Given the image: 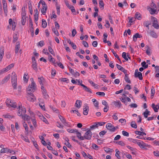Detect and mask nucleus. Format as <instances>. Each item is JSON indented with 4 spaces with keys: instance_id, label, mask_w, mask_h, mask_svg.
<instances>
[{
    "instance_id": "1",
    "label": "nucleus",
    "mask_w": 159,
    "mask_h": 159,
    "mask_svg": "<svg viewBox=\"0 0 159 159\" xmlns=\"http://www.w3.org/2000/svg\"><path fill=\"white\" fill-rule=\"evenodd\" d=\"M11 83L14 89H16L17 86V78L16 74L14 72L12 73Z\"/></svg>"
},
{
    "instance_id": "2",
    "label": "nucleus",
    "mask_w": 159,
    "mask_h": 159,
    "mask_svg": "<svg viewBox=\"0 0 159 159\" xmlns=\"http://www.w3.org/2000/svg\"><path fill=\"white\" fill-rule=\"evenodd\" d=\"M27 100L30 101L34 102L35 101L36 99L33 94L32 93L34 91H28V89H27Z\"/></svg>"
},
{
    "instance_id": "3",
    "label": "nucleus",
    "mask_w": 159,
    "mask_h": 159,
    "mask_svg": "<svg viewBox=\"0 0 159 159\" xmlns=\"http://www.w3.org/2000/svg\"><path fill=\"white\" fill-rule=\"evenodd\" d=\"M5 103L6 105L8 107H11L15 108L17 107L16 103L10 99H7Z\"/></svg>"
},
{
    "instance_id": "4",
    "label": "nucleus",
    "mask_w": 159,
    "mask_h": 159,
    "mask_svg": "<svg viewBox=\"0 0 159 159\" xmlns=\"http://www.w3.org/2000/svg\"><path fill=\"white\" fill-rule=\"evenodd\" d=\"M30 80L31 81V84L29 85L27 89H28V91H34L36 88V84L33 78H31Z\"/></svg>"
},
{
    "instance_id": "5",
    "label": "nucleus",
    "mask_w": 159,
    "mask_h": 159,
    "mask_svg": "<svg viewBox=\"0 0 159 159\" xmlns=\"http://www.w3.org/2000/svg\"><path fill=\"white\" fill-rule=\"evenodd\" d=\"M19 110L18 111L17 114V115L20 116L22 117L25 114L26 112V110L25 108L22 107V106L20 105L19 106Z\"/></svg>"
},
{
    "instance_id": "6",
    "label": "nucleus",
    "mask_w": 159,
    "mask_h": 159,
    "mask_svg": "<svg viewBox=\"0 0 159 159\" xmlns=\"http://www.w3.org/2000/svg\"><path fill=\"white\" fill-rule=\"evenodd\" d=\"M92 135V133L90 129L88 130L84 134V140L85 139L87 140L91 139Z\"/></svg>"
},
{
    "instance_id": "7",
    "label": "nucleus",
    "mask_w": 159,
    "mask_h": 159,
    "mask_svg": "<svg viewBox=\"0 0 159 159\" xmlns=\"http://www.w3.org/2000/svg\"><path fill=\"white\" fill-rule=\"evenodd\" d=\"M106 128L111 132H114L115 131V128H114V126L111 123H107L106 125Z\"/></svg>"
},
{
    "instance_id": "8",
    "label": "nucleus",
    "mask_w": 159,
    "mask_h": 159,
    "mask_svg": "<svg viewBox=\"0 0 159 159\" xmlns=\"http://www.w3.org/2000/svg\"><path fill=\"white\" fill-rule=\"evenodd\" d=\"M134 76L135 77L138 78L140 80H142L143 79L142 73L141 72H139L138 69L135 70Z\"/></svg>"
},
{
    "instance_id": "9",
    "label": "nucleus",
    "mask_w": 159,
    "mask_h": 159,
    "mask_svg": "<svg viewBox=\"0 0 159 159\" xmlns=\"http://www.w3.org/2000/svg\"><path fill=\"white\" fill-rule=\"evenodd\" d=\"M153 21L152 23V26L156 29H158L159 28V25L158 24L157 20L155 17L152 16Z\"/></svg>"
},
{
    "instance_id": "10",
    "label": "nucleus",
    "mask_w": 159,
    "mask_h": 159,
    "mask_svg": "<svg viewBox=\"0 0 159 159\" xmlns=\"http://www.w3.org/2000/svg\"><path fill=\"white\" fill-rule=\"evenodd\" d=\"M34 11L35 12V13L34 15V21L36 22L39 19V12L38 9H37L34 10Z\"/></svg>"
},
{
    "instance_id": "11",
    "label": "nucleus",
    "mask_w": 159,
    "mask_h": 159,
    "mask_svg": "<svg viewBox=\"0 0 159 159\" xmlns=\"http://www.w3.org/2000/svg\"><path fill=\"white\" fill-rule=\"evenodd\" d=\"M137 144L142 148H144L145 147L147 146L146 144L142 141L139 142V141L138 143H137Z\"/></svg>"
},
{
    "instance_id": "12",
    "label": "nucleus",
    "mask_w": 159,
    "mask_h": 159,
    "mask_svg": "<svg viewBox=\"0 0 159 159\" xmlns=\"http://www.w3.org/2000/svg\"><path fill=\"white\" fill-rule=\"evenodd\" d=\"M10 75H8L7 76H6L4 78V79L2 81L1 84H3L7 82L10 79Z\"/></svg>"
},
{
    "instance_id": "13",
    "label": "nucleus",
    "mask_w": 159,
    "mask_h": 159,
    "mask_svg": "<svg viewBox=\"0 0 159 159\" xmlns=\"http://www.w3.org/2000/svg\"><path fill=\"white\" fill-rule=\"evenodd\" d=\"M142 36L141 35L139 34V33H137L135 34L133 36V39L134 42H136L137 41V38H142Z\"/></svg>"
},
{
    "instance_id": "14",
    "label": "nucleus",
    "mask_w": 159,
    "mask_h": 159,
    "mask_svg": "<svg viewBox=\"0 0 159 159\" xmlns=\"http://www.w3.org/2000/svg\"><path fill=\"white\" fill-rule=\"evenodd\" d=\"M89 111V107L87 105H85V107L83 108V114L84 115H87L88 114Z\"/></svg>"
},
{
    "instance_id": "15",
    "label": "nucleus",
    "mask_w": 159,
    "mask_h": 159,
    "mask_svg": "<svg viewBox=\"0 0 159 159\" xmlns=\"http://www.w3.org/2000/svg\"><path fill=\"white\" fill-rule=\"evenodd\" d=\"M112 103L116 107H118V108H120V107L121 103L120 101H114Z\"/></svg>"
},
{
    "instance_id": "16",
    "label": "nucleus",
    "mask_w": 159,
    "mask_h": 159,
    "mask_svg": "<svg viewBox=\"0 0 159 159\" xmlns=\"http://www.w3.org/2000/svg\"><path fill=\"white\" fill-rule=\"evenodd\" d=\"M76 134L77 135V137L79 139H80L81 140H84V136H82L80 132H79L78 130L77 131V132H76Z\"/></svg>"
},
{
    "instance_id": "17",
    "label": "nucleus",
    "mask_w": 159,
    "mask_h": 159,
    "mask_svg": "<svg viewBox=\"0 0 159 159\" xmlns=\"http://www.w3.org/2000/svg\"><path fill=\"white\" fill-rule=\"evenodd\" d=\"M148 33H149L148 31H147ZM150 35L153 38H156L157 37V34L153 31H150L149 33Z\"/></svg>"
},
{
    "instance_id": "18",
    "label": "nucleus",
    "mask_w": 159,
    "mask_h": 159,
    "mask_svg": "<svg viewBox=\"0 0 159 159\" xmlns=\"http://www.w3.org/2000/svg\"><path fill=\"white\" fill-rule=\"evenodd\" d=\"M81 104L82 102L81 101L77 100L75 103V106H76L77 108H79L80 107Z\"/></svg>"
},
{
    "instance_id": "19",
    "label": "nucleus",
    "mask_w": 159,
    "mask_h": 159,
    "mask_svg": "<svg viewBox=\"0 0 159 159\" xmlns=\"http://www.w3.org/2000/svg\"><path fill=\"white\" fill-rule=\"evenodd\" d=\"M22 118L24 120L27 121L31 119V117L29 116H27L26 114H25L24 116H22Z\"/></svg>"
},
{
    "instance_id": "20",
    "label": "nucleus",
    "mask_w": 159,
    "mask_h": 159,
    "mask_svg": "<svg viewBox=\"0 0 159 159\" xmlns=\"http://www.w3.org/2000/svg\"><path fill=\"white\" fill-rule=\"evenodd\" d=\"M4 55V49L3 48L0 49V61H1Z\"/></svg>"
},
{
    "instance_id": "21",
    "label": "nucleus",
    "mask_w": 159,
    "mask_h": 159,
    "mask_svg": "<svg viewBox=\"0 0 159 159\" xmlns=\"http://www.w3.org/2000/svg\"><path fill=\"white\" fill-rule=\"evenodd\" d=\"M82 87L83 88L84 90L86 92L92 93V92L91 91V89L89 88H88L86 86L84 85L83 86L82 85Z\"/></svg>"
},
{
    "instance_id": "22",
    "label": "nucleus",
    "mask_w": 159,
    "mask_h": 159,
    "mask_svg": "<svg viewBox=\"0 0 159 159\" xmlns=\"http://www.w3.org/2000/svg\"><path fill=\"white\" fill-rule=\"evenodd\" d=\"M15 46V53H17L20 48V43L19 42H17Z\"/></svg>"
},
{
    "instance_id": "23",
    "label": "nucleus",
    "mask_w": 159,
    "mask_h": 159,
    "mask_svg": "<svg viewBox=\"0 0 159 159\" xmlns=\"http://www.w3.org/2000/svg\"><path fill=\"white\" fill-rule=\"evenodd\" d=\"M135 18L137 19L140 20L142 19V16L139 12H136L135 14Z\"/></svg>"
},
{
    "instance_id": "24",
    "label": "nucleus",
    "mask_w": 159,
    "mask_h": 159,
    "mask_svg": "<svg viewBox=\"0 0 159 159\" xmlns=\"http://www.w3.org/2000/svg\"><path fill=\"white\" fill-rule=\"evenodd\" d=\"M151 23L148 20L145 21L143 23V25L146 27L148 30L149 29V25Z\"/></svg>"
},
{
    "instance_id": "25",
    "label": "nucleus",
    "mask_w": 159,
    "mask_h": 159,
    "mask_svg": "<svg viewBox=\"0 0 159 159\" xmlns=\"http://www.w3.org/2000/svg\"><path fill=\"white\" fill-rule=\"evenodd\" d=\"M150 112L147 109L145 110V111L143 113V115L145 118H148V117L149 114Z\"/></svg>"
},
{
    "instance_id": "26",
    "label": "nucleus",
    "mask_w": 159,
    "mask_h": 159,
    "mask_svg": "<svg viewBox=\"0 0 159 159\" xmlns=\"http://www.w3.org/2000/svg\"><path fill=\"white\" fill-rule=\"evenodd\" d=\"M25 7H23L21 9V17H26Z\"/></svg>"
},
{
    "instance_id": "27",
    "label": "nucleus",
    "mask_w": 159,
    "mask_h": 159,
    "mask_svg": "<svg viewBox=\"0 0 159 159\" xmlns=\"http://www.w3.org/2000/svg\"><path fill=\"white\" fill-rule=\"evenodd\" d=\"M111 52H112L113 53V54L114 55V56H115V57L117 58L118 60L120 62L121 64V61L120 59V58L119 56L117 55V54L116 52H115L114 50L113 49L111 50Z\"/></svg>"
},
{
    "instance_id": "28",
    "label": "nucleus",
    "mask_w": 159,
    "mask_h": 159,
    "mask_svg": "<svg viewBox=\"0 0 159 159\" xmlns=\"http://www.w3.org/2000/svg\"><path fill=\"white\" fill-rule=\"evenodd\" d=\"M32 66L34 70H37V64L36 62H33Z\"/></svg>"
},
{
    "instance_id": "29",
    "label": "nucleus",
    "mask_w": 159,
    "mask_h": 159,
    "mask_svg": "<svg viewBox=\"0 0 159 159\" xmlns=\"http://www.w3.org/2000/svg\"><path fill=\"white\" fill-rule=\"evenodd\" d=\"M47 9V6H43L42 9L41 10V12L43 15H45L46 13V11Z\"/></svg>"
},
{
    "instance_id": "30",
    "label": "nucleus",
    "mask_w": 159,
    "mask_h": 159,
    "mask_svg": "<svg viewBox=\"0 0 159 159\" xmlns=\"http://www.w3.org/2000/svg\"><path fill=\"white\" fill-rule=\"evenodd\" d=\"M42 27L44 28H45L47 25V24L46 21L44 19H42Z\"/></svg>"
},
{
    "instance_id": "31",
    "label": "nucleus",
    "mask_w": 159,
    "mask_h": 159,
    "mask_svg": "<svg viewBox=\"0 0 159 159\" xmlns=\"http://www.w3.org/2000/svg\"><path fill=\"white\" fill-rule=\"evenodd\" d=\"M125 80L126 82H127L129 83H130L131 81L129 79L128 76V74H125Z\"/></svg>"
},
{
    "instance_id": "32",
    "label": "nucleus",
    "mask_w": 159,
    "mask_h": 159,
    "mask_svg": "<svg viewBox=\"0 0 159 159\" xmlns=\"http://www.w3.org/2000/svg\"><path fill=\"white\" fill-rule=\"evenodd\" d=\"M104 4L102 0H100L99 2V6L102 9H104Z\"/></svg>"
},
{
    "instance_id": "33",
    "label": "nucleus",
    "mask_w": 159,
    "mask_h": 159,
    "mask_svg": "<svg viewBox=\"0 0 159 159\" xmlns=\"http://www.w3.org/2000/svg\"><path fill=\"white\" fill-rule=\"evenodd\" d=\"M67 131L70 133H76V132H77V130L76 129H68L67 130Z\"/></svg>"
},
{
    "instance_id": "34",
    "label": "nucleus",
    "mask_w": 159,
    "mask_h": 159,
    "mask_svg": "<svg viewBox=\"0 0 159 159\" xmlns=\"http://www.w3.org/2000/svg\"><path fill=\"white\" fill-rule=\"evenodd\" d=\"M59 117L61 121L63 123H66V120L61 115H59Z\"/></svg>"
},
{
    "instance_id": "35",
    "label": "nucleus",
    "mask_w": 159,
    "mask_h": 159,
    "mask_svg": "<svg viewBox=\"0 0 159 159\" xmlns=\"http://www.w3.org/2000/svg\"><path fill=\"white\" fill-rule=\"evenodd\" d=\"M152 108L154 110V111L155 112H157L158 111V109L156 106V105H155V104L154 103H153L152 104Z\"/></svg>"
},
{
    "instance_id": "36",
    "label": "nucleus",
    "mask_w": 159,
    "mask_h": 159,
    "mask_svg": "<svg viewBox=\"0 0 159 159\" xmlns=\"http://www.w3.org/2000/svg\"><path fill=\"white\" fill-rule=\"evenodd\" d=\"M105 123L106 122H98L95 123L98 128L99 126H102L104 125Z\"/></svg>"
},
{
    "instance_id": "37",
    "label": "nucleus",
    "mask_w": 159,
    "mask_h": 159,
    "mask_svg": "<svg viewBox=\"0 0 159 159\" xmlns=\"http://www.w3.org/2000/svg\"><path fill=\"white\" fill-rule=\"evenodd\" d=\"M26 17L27 18V17H21L22 24L23 25H24L25 24Z\"/></svg>"
},
{
    "instance_id": "38",
    "label": "nucleus",
    "mask_w": 159,
    "mask_h": 159,
    "mask_svg": "<svg viewBox=\"0 0 159 159\" xmlns=\"http://www.w3.org/2000/svg\"><path fill=\"white\" fill-rule=\"evenodd\" d=\"M93 102L94 103V105L95 107H98V101L96 100L95 99H93L92 100Z\"/></svg>"
},
{
    "instance_id": "39",
    "label": "nucleus",
    "mask_w": 159,
    "mask_h": 159,
    "mask_svg": "<svg viewBox=\"0 0 159 159\" xmlns=\"http://www.w3.org/2000/svg\"><path fill=\"white\" fill-rule=\"evenodd\" d=\"M155 93V90L154 88L152 87L151 89V97L152 98H153Z\"/></svg>"
},
{
    "instance_id": "40",
    "label": "nucleus",
    "mask_w": 159,
    "mask_h": 159,
    "mask_svg": "<svg viewBox=\"0 0 159 159\" xmlns=\"http://www.w3.org/2000/svg\"><path fill=\"white\" fill-rule=\"evenodd\" d=\"M131 126L133 128H137V124L135 123V122L132 121L131 123Z\"/></svg>"
},
{
    "instance_id": "41",
    "label": "nucleus",
    "mask_w": 159,
    "mask_h": 159,
    "mask_svg": "<svg viewBox=\"0 0 159 159\" xmlns=\"http://www.w3.org/2000/svg\"><path fill=\"white\" fill-rule=\"evenodd\" d=\"M18 36H17V34H16L15 35H14L13 36V42L14 43H15L16 42L18 39Z\"/></svg>"
},
{
    "instance_id": "42",
    "label": "nucleus",
    "mask_w": 159,
    "mask_h": 159,
    "mask_svg": "<svg viewBox=\"0 0 159 159\" xmlns=\"http://www.w3.org/2000/svg\"><path fill=\"white\" fill-rule=\"evenodd\" d=\"M2 116L6 118H12V116L9 115V114H6L3 115Z\"/></svg>"
},
{
    "instance_id": "43",
    "label": "nucleus",
    "mask_w": 159,
    "mask_h": 159,
    "mask_svg": "<svg viewBox=\"0 0 159 159\" xmlns=\"http://www.w3.org/2000/svg\"><path fill=\"white\" fill-rule=\"evenodd\" d=\"M92 147L93 149L95 150H98V146L95 143H93Z\"/></svg>"
},
{
    "instance_id": "44",
    "label": "nucleus",
    "mask_w": 159,
    "mask_h": 159,
    "mask_svg": "<svg viewBox=\"0 0 159 159\" xmlns=\"http://www.w3.org/2000/svg\"><path fill=\"white\" fill-rule=\"evenodd\" d=\"M116 153L115 154V156L117 158H118V159H120V157L119 156V151L117 149H116Z\"/></svg>"
},
{
    "instance_id": "45",
    "label": "nucleus",
    "mask_w": 159,
    "mask_h": 159,
    "mask_svg": "<svg viewBox=\"0 0 159 159\" xmlns=\"http://www.w3.org/2000/svg\"><path fill=\"white\" fill-rule=\"evenodd\" d=\"M141 65L144 69L147 68L148 66V65H146V63L145 61H143L141 63Z\"/></svg>"
},
{
    "instance_id": "46",
    "label": "nucleus",
    "mask_w": 159,
    "mask_h": 159,
    "mask_svg": "<svg viewBox=\"0 0 159 159\" xmlns=\"http://www.w3.org/2000/svg\"><path fill=\"white\" fill-rule=\"evenodd\" d=\"M107 34L106 33H104L103 34L104 39H103V42L105 43H106L107 38Z\"/></svg>"
},
{
    "instance_id": "47",
    "label": "nucleus",
    "mask_w": 159,
    "mask_h": 159,
    "mask_svg": "<svg viewBox=\"0 0 159 159\" xmlns=\"http://www.w3.org/2000/svg\"><path fill=\"white\" fill-rule=\"evenodd\" d=\"M120 100L123 102H124L125 104V105H127V102H126V98L125 97L122 98H120Z\"/></svg>"
},
{
    "instance_id": "48",
    "label": "nucleus",
    "mask_w": 159,
    "mask_h": 159,
    "mask_svg": "<svg viewBox=\"0 0 159 159\" xmlns=\"http://www.w3.org/2000/svg\"><path fill=\"white\" fill-rule=\"evenodd\" d=\"M116 143L120 145L121 146H124L125 145V143L122 141H119L118 142H115Z\"/></svg>"
},
{
    "instance_id": "49",
    "label": "nucleus",
    "mask_w": 159,
    "mask_h": 159,
    "mask_svg": "<svg viewBox=\"0 0 159 159\" xmlns=\"http://www.w3.org/2000/svg\"><path fill=\"white\" fill-rule=\"evenodd\" d=\"M104 150L106 152H111L112 149L108 148H104Z\"/></svg>"
},
{
    "instance_id": "50",
    "label": "nucleus",
    "mask_w": 159,
    "mask_h": 159,
    "mask_svg": "<svg viewBox=\"0 0 159 159\" xmlns=\"http://www.w3.org/2000/svg\"><path fill=\"white\" fill-rule=\"evenodd\" d=\"M126 53L125 52H123V53H122V57L124 59H125V60L126 61H128V59L126 57Z\"/></svg>"
},
{
    "instance_id": "51",
    "label": "nucleus",
    "mask_w": 159,
    "mask_h": 159,
    "mask_svg": "<svg viewBox=\"0 0 159 159\" xmlns=\"http://www.w3.org/2000/svg\"><path fill=\"white\" fill-rule=\"evenodd\" d=\"M23 78L24 81L27 82L28 81L29 77L28 76L27 74H25Z\"/></svg>"
},
{
    "instance_id": "52",
    "label": "nucleus",
    "mask_w": 159,
    "mask_h": 159,
    "mask_svg": "<svg viewBox=\"0 0 159 159\" xmlns=\"http://www.w3.org/2000/svg\"><path fill=\"white\" fill-rule=\"evenodd\" d=\"M39 79V84L42 85L43 86V84L42 83V80L43 79V77H39L38 78Z\"/></svg>"
},
{
    "instance_id": "53",
    "label": "nucleus",
    "mask_w": 159,
    "mask_h": 159,
    "mask_svg": "<svg viewBox=\"0 0 159 159\" xmlns=\"http://www.w3.org/2000/svg\"><path fill=\"white\" fill-rule=\"evenodd\" d=\"M48 50L49 52L52 55H53L54 54V53L53 51V50L52 48L51 47L49 46L48 47Z\"/></svg>"
},
{
    "instance_id": "54",
    "label": "nucleus",
    "mask_w": 159,
    "mask_h": 159,
    "mask_svg": "<svg viewBox=\"0 0 159 159\" xmlns=\"http://www.w3.org/2000/svg\"><path fill=\"white\" fill-rule=\"evenodd\" d=\"M23 125H24V127L25 128V130L26 131V132H27V133H28V127L27 125L25 123V122H24V123H23Z\"/></svg>"
},
{
    "instance_id": "55",
    "label": "nucleus",
    "mask_w": 159,
    "mask_h": 159,
    "mask_svg": "<svg viewBox=\"0 0 159 159\" xmlns=\"http://www.w3.org/2000/svg\"><path fill=\"white\" fill-rule=\"evenodd\" d=\"M29 20L30 27H32V26H33V24L31 17L30 16H29Z\"/></svg>"
},
{
    "instance_id": "56",
    "label": "nucleus",
    "mask_w": 159,
    "mask_h": 159,
    "mask_svg": "<svg viewBox=\"0 0 159 159\" xmlns=\"http://www.w3.org/2000/svg\"><path fill=\"white\" fill-rule=\"evenodd\" d=\"M30 32L31 33V35L32 36H33L34 35V29L33 27H30Z\"/></svg>"
},
{
    "instance_id": "57",
    "label": "nucleus",
    "mask_w": 159,
    "mask_h": 159,
    "mask_svg": "<svg viewBox=\"0 0 159 159\" xmlns=\"http://www.w3.org/2000/svg\"><path fill=\"white\" fill-rule=\"evenodd\" d=\"M41 89L42 90V93L43 94L47 93V91L46 90V89H44V87H43V86H41Z\"/></svg>"
},
{
    "instance_id": "58",
    "label": "nucleus",
    "mask_w": 159,
    "mask_h": 159,
    "mask_svg": "<svg viewBox=\"0 0 159 159\" xmlns=\"http://www.w3.org/2000/svg\"><path fill=\"white\" fill-rule=\"evenodd\" d=\"M11 25H12V30L14 31L15 30L16 24L15 23V22H13L12 24Z\"/></svg>"
},
{
    "instance_id": "59",
    "label": "nucleus",
    "mask_w": 159,
    "mask_h": 159,
    "mask_svg": "<svg viewBox=\"0 0 159 159\" xmlns=\"http://www.w3.org/2000/svg\"><path fill=\"white\" fill-rule=\"evenodd\" d=\"M29 8L30 10V13L32 15L33 13V10L32 7V5L31 3L30 4H30H29Z\"/></svg>"
},
{
    "instance_id": "60",
    "label": "nucleus",
    "mask_w": 159,
    "mask_h": 159,
    "mask_svg": "<svg viewBox=\"0 0 159 159\" xmlns=\"http://www.w3.org/2000/svg\"><path fill=\"white\" fill-rule=\"evenodd\" d=\"M122 134L124 136H127V137L129 136V133L128 132H127L125 131L124 130L123 131H122Z\"/></svg>"
},
{
    "instance_id": "61",
    "label": "nucleus",
    "mask_w": 159,
    "mask_h": 159,
    "mask_svg": "<svg viewBox=\"0 0 159 159\" xmlns=\"http://www.w3.org/2000/svg\"><path fill=\"white\" fill-rule=\"evenodd\" d=\"M156 12V10L155 9L151 8V10L150 11V13L151 15H153L155 14Z\"/></svg>"
},
{
    "instance_id": "62",
    "label": "nucleus",
    "mask_w": 159,
    "mask_h": 159,
    "mask_svg": "<svg viewBox=\"0 0 159 159\" xmlns=\"http://www.w3.org/2000/svg\"><path fill=\"white\" fill-rule=\"evenodd\" d=\"M41 119L43 121L46 123V124H48V122L46 119L43 116H42Z\"/></svg>"
},
{
    "instance_id": "63",
    "label": "nucleus",
    "mask_w": 159,
    "mask_h": 159,
    "mask_svg": "<svg viewBox=\"0 0 159 159\" xmlns=\"http://www.w3.org/2000/svg\"><path fill=\"white\" fill-rule=\"evenodd\" d=\"M7 148H3L1 150L0 153H6L7 152Z\"/></svg>"
},
{
    "instance_id": "64",
    "label": "nucleus",
    "mask_w": 159,
    "mask_h": 159,
    "mask_svg": "<svg viewBox=\"0 0 159 159\" xmlns=\"http://www.w3.org/2000/svg\"><path fill=\"white\" fill-rule=\"evenodd\" d=\"M83 44L84 45L85 47H89V45L88 43L85 41H82Z\"/></svg>"
}]
</instances>
